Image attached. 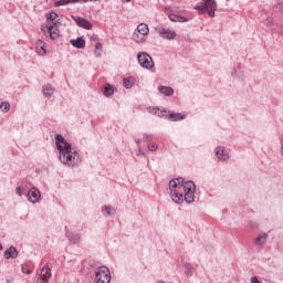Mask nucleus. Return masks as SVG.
I'll use <instances>...</instances> for the list:
<instances>
[{"instance_id": "obj_19", "label": "nucleus", "mask_w": 283, "mask_h": 283, "mask_svg": "<svg viewBox=\"0 0 283 283\" xmlns=\"http://www.w3.org/2000/svg\"><path fill=\"white\" fill-rule=\"evenodd\" d=\"M135 83H136V80L132 76L124 78V87H126V90H132Z\"/></svg>"}, {"instance_id": "obj_13", "label": "nucleus", "mask_w": 283, "mask_h": 283, "mask_svg": "<svg viewBox=\"0 0 283 283\" xmlns=\"http://www.w3.org/2000/svg\"><path fill=\"white\" fill-rule=\"evenodd\" d=\"M35 51L40 56H45L48 51L45 50V42L38 40L35 43Z\"/></svg>"}, {"instance_id": "obj_22", "label": "nucleus", "mask_w": 283, "mask_h": 283, "mask_svg": "<svg viewBox=\"0 0 283 283\" xmlns=\"http://www.w3.org/2000/svg\"><path fill=\"white\" fill-rule=\"evenodd\" d=\"M59 17V14H56L55 12H51L48 14V23H56V18Z\"/></svg>"}, {"instance_id": "obj_4", "label": "nucleus", "mask_w": 283, "mask_h": 283, "mask_svg": "<svg viewBox=\"0 0 283 283\" xmlns=\"http://www.w3.org/2000/svg\"><path fill=\"white\" fill-rule=\"evenodd\" d=\"M95 280L96 283H109L112 282V273L109 269L105 265H102L95 270Z\"/></svg>"}, {"instance_id": "obj_18", "label": "nucleus", "mask_w": 283, "mask_h": 283, "mask_svg": "<svg viewBox=\"0 0 283 283\" xmlns=\"http://www.w3.org/2000/svg\"><path fill=\"white\" fill-rule=\"evenodd\" d=\"M158 90L160 94H164L165 96H171L174 94V88L170 86H159Z\"/></svg>"}, {"instance_id": "obj_32", "label": "nucleus", "mask_w": 283, "mask_h": 283, "mask_svg": "<svg viewBox=\"0 0 283 283\" xmlns=\"http://www.w3.org/2000/svg\"><path fill=\"white\" fill-rule=\"evenodd\" d=\"M113 209H112V207H106V213L108 214V216H112V213H113Z\"/></svg>"}, {"instance_id": "obj_33", "label": "nucleus", "mask_w": 283, "mask_h": 283, "mask_svg": "<svg viewBox=\"0 0 283 283\" xmlns=\"http://www.w3.org/2000/svg\"><path fill=\"white\" fill-rule=\"evenodd\" d=\"M251 282H252V283H260V280H258V277L253 276V277L251 279Z\"/></svg>"}, {"instance_id": "obj_36", "label": "nucleus", "mask_w": 283, "mask_h": 283, "mask_svg": "<svg viewBox=\"0 0 283 283\" xmlns=\"http://www.w3.org/2000/svg\"><path fill=\"white\" fill-rule=\"evenodd\" d=\"M45 32V28L42 29Z\"/></svg>"}, {"instance_id": "obj_37", "label": "nucleus", "mask_w": 283, "mask_h": 283, "mask_svg": "<svg viewBox=\"0 0 283 283\" xmlns=\"http://www.w3.org/2000/svg\"><path fill=\"white\" fill-rule=\"evenodd\" d=\"M126 1H132V0H126Z\"/></svg>"}, {"instance_id": "obj_14", "label": "nucleus", "mask_w": 283, "mask_h": 283, "mask_svg": "<svg viewBox=\"0 0 283 283\" xmlns=\"http://www.w3.org/2000/svg\"><path fill=\"white\" fill-rule=\"evenodd\" d=\"M216 154L219 160H229V153L224 150V147H221V146L217 147Z\"/></svg>"}, {"instance_id": "obj_31", "label": "nucleus", "mask_w": 283, "mask_h": 283, "mask_svg": "<svg viewBox=\"0 0 283 283\" xmlns=\"http://www.w3.org/2000/svg\"><path fill=\"white\" fill-rule=\"evenodd\" d=\"M36 283H50V281L48 279H39L38 277Z\"/></svg>"}, {"instance_id": "obj_20", "label": "nucleus", "mask_w": 283, "mask_h": 283, "mask_svg": "<svg viewBox=\"0 0 283 283\" xmlns=\"http://www.w3.org/2000/svg\"><path fill=\"white\" fill-rule=\"evenodd\" d=\"M169 119L170 120H185V115L180 114V113H170L169 114Z\"/></svg>"}, {"instance_id": "obj_3", "label": "nucleus", "mask_w": 283, "mask_h": 283, "mask_svg": "<svg viewBox=\"0 0 283 283\" xmlns=\"http://www.w3.org/2000/svg\"><path fill=\"white\" fill-rule=\"evenodd\" d=\"M195 10H198L200 14H209V17H216V10H218V2L216 0H203L195 6Z\"/></svg>"}, {"instance_id": "obj_15", "label": "nucleus", "mask_w": 283, "mask_h": 283, "mask_svg": "<svg viewBox=\"0 0 283 283\" xmlns=\"http://www.w3.org/2000/svg\"><path fill=\"white\" fill-rule=\"evenodd\" d=\"M71 44L73 48L83 50V48H85V40H83V38H77L76 40H71Z\"/></svg>"}, {"instance_id": "obj_30", "label": "nucleus", "mask_w": 283, "mask_h": 283, "mask_svg": "<svg viewBox=\"0 0 283 283\" xmlns=\"http://www.w3.org/2000/svg\"><path fill=\"white\" fill-rule=\"evenodd\" d=\"M178 17H179V15L170 14V15H169V19H170V21L178 22Z\"/></svg>"}, {"instance_id": "obj_17", "label": "nucleus", "mask_w": 283, "mask_h": 283, "mask_svg": "<svg viewBox=\"0 0 283 283\" xmlns=\"http://www.w3.org/2000/svg\"><path fill=\"white\" fill-rule=\"evenodd\" d=\"M269 239V234L266 233H261L259 237L255 239V244L258 247H262V244H266V240Z\"/></svg>"}, {"instance_id": "obj_2", "label": "nucleus", "mask_w": 283, "mask_h": 283, "mask_svg": "<svg viewBox=\"0 0 283 283\" xmlns=\"http://www.w3.org/2000/svg\"><path fill=\"white\" fill-rule=\"evenodd\" d=\"M55 145L60 151L59 158L62 165H67L69 167L78 165V155L76 151H72V145L65 140L63 135L55 136Z\"/></svg>"}, {"instance_id": "obj_11", "label": "nucleus", "mask_w": 283, "mask_h": 283, "mask_svg": "<svg viewBox=\"0 0 283 283\" xmlns=\"http://www.w3.org/2000/svg\"><path fill=\"white\" fill-rule=\"evenodd\" d=\"M159 34L161 39H167L168 41L176 39V31H171L169 29L161 30Z\"/></svg>"}, {"instance_id": "obj_34", "label": "nucleus", "mask_w": 283, "mask_h": 283, "mask_svg": "<svg viewBox=\"0 0 283 283\" xmlns=\"http://www.w3.org/2000/svg\"><path fill=\"white\" fill-rule=\"evenodd\" d=\"M22 272L23 273H32V271H30L28 268H22Z\"/></svg>"}, {"instance_id": "obj_8", "label": "nucleus", "mask_w": 283, "mask_h": 283, "mask_svg": "<svg viewBox=\"0 0 283 283\" xmlns=\"http://www.w3.org/2000/svg\"><path fill=\"white\" fill-rule=\"evenodd\" d=\"M72 19L75 21L78 28H83L84 30H92V23H90V21H87L85 18L73 15Z\"/></svg>"}, {"instance_id": "obj_1", "label": "nucleus", "mask_w": 283, "mask_h": 283, "mask_svg": "<svg viewBox=\"0 0 283 283\" xmlns=\"http://www.w3.org/2000/svg\"><path fill=\"white\" fill-rule=\"evenodd\" d=\"M170 196L172 201L177 205L182 202H193V191H196V184L193 181H186L182 178L172 179L169 182Z\"/></svg>"}, {"instance_id": "obj_29", "label": "nucleus", "mask_w": 283, "mask_h": 283, "mask_svg": "<svg viewBox=\"0 0 283 283\" xmlns=\"http://www.w3.org/2000/svg\"><path fill=\"white\" fill-rule=\"evenodd\" d=\"M15 193H17L18 196H23V189L21 188V186H19V187L15 188Z\"/></svg>"}, {"instance_id": "obj_5", "label": "nucleus", "mask_w": 283, "mask_h": 283, "mask_svg": "<svg viewBox=\"0 0 283 283\" xmlns=\"http://www.w3.org/2000/svg\"><path fill=\"white\" fill-rule=\"evenodd\" d=\"M147 34H149V27L145 23H140L133 36L136 43H144V41H147Z\"/></svg>"}, {"instance_id": "obj_16", "label": "nucleus", "mask_w": 283, "mask_h": 283, "mask_svg": "<svg viewBox=\"0 0 283 283\" xmlns=\"http://www.w3.org/2000/svg\"><path fill=\"white\" fill-rule=\"evenodd\" d=\"M19 255V252H17V248L10 247L8 250L4 252V256L7 260H10V258H17Z\"/></svg>"}, {"instance_id": "obj_9", "label": "nucleus", "mask_w": 283, "mask_h": 283, "mask_svg": "<svg viewBox=\"0 0 283 283\" xmlns=\"http://www.w3.org/2000/svg\"><path fill=\"white\" fill-rule=\"evenodd\" d=\"M147 112L149 114H153L154 116H158L159 118H164V116H167V111L163 109L160 107H156V106H149L147 108Z\"/></svg>"}, {"instance_id": "obj_6", "label": "nucleus", "mask_w": 283, "mask_h": 283, "mask_svg": "<svg viewBox=\"0 0 283 283\" xmlns=\"http://www.w3.org/2000/svg\"><path fill=\"white\" fill-rule=\"evenodd\" d=\"M139 65H142V67H145L146 70H151V67H154V60L151 59V56L147 53H139L137 55Z\"/></svg>"}, {"instance_id": "obj_24", "label": "nucleus", "mask_w": 283, "mask_h": 283, "mask_svg": "<svg viewBox=\"0 0 283 283\" xmlns=\"http://www.w3.org/2000/svg\"><path fill=\"white\" fill-rule=\"evenodd\" d=\"M112 94H114V87H112V85L108 84L104 87V95L112 96Z\"/></svg>"}, {"instance_id": "obj_27", "label": "nucleus", "mask_w": 283, "mask_h": 283, "mask_svg": "<svg viewBox=\"0 0 283 283\" xmlns=\"http://www.w3.org/2000/svg\"><path fill=\"white\" fill-rule=\"evenodd\" d=\"M187 21H189L187 18H185V17H178L177 18V22H179V23H187Z\"/></svg>"}, {"instance_id": "obj_26", "label": "nucleus", "mask_w": 283, "mask_h": 283, "mask_svg": "<svg viewBox=\"0 0 283 283\" xmlns=\"http://www.w3.org/2000/svg\"><path fill=\"white\" fill-rule=\"evenodd\" d=\"M148 149H149V151H156V149H158V145L157 144H149L148 145Z\"/></svg>"}, {"instance_id": "obj_28", "label": "nucleus", "mask_w": 283, "mask_h": 283, "mask_svg": "<svg viewBox=\"0 0 283 283\" xmlns=\"http://www.w3.org/2000/svg\"><path fill=\"white\" fill-rule=\"evenodd\" d=\"M144 140H146V142L154 140V135H151V134L144 135Z\"/></svg>"}, {"instance_id": "obj_10", "label": "nucleus", "mask_w": 283, "mask_h": 283, "mask_svg": "<svg viewBox=\"0 0 283 283\" xmlns=\"http://www.w3.org/2000/svg\"><path fill=\"white\" fill-rule=\"evenodd\" d=\"M28 198L30 202L36 203L38 200L41 199V192L39 191V189L36 188H32L29 192H28Z\"/></svg>"}, {"instance_id": "obj_23", "label": "nucleus", "mask_w": 283, "mask_h": 283, "mask_svg": "<svg viewBox=\"0 0 283 283\" xmlns=\"http://www.w3.org/2000/svg\"><path fill=\"white\" fill-rule=\"evenodd\" d=\"M0 111H1V112H4V113L10 112V103H8V102H1V103H0Z\"/></svg>"}, {"instance_id": "obj_21", "label": "nucleus", "mask_w": 283, "mask_h": 283, "mask_svg": "<svg viewBox=\"0 0 283 283\" xmlns=\"http://www.w3.org/2000/svg\"><path fill=\"white\" fill-rule=\"evenodd\" d=\"M44 96H52L54 94V88L51 85L43 86Z\"/></svg>"}, {"instance_id": "obj_25", "label": "nucleus", "mask_w": 283, "mask_h": 283, "mask_svg": "<svg viewBox=\"0 0 283 283\" xmlns=\"http://www.w3.org/2000/svg\"><path fill=\"white\" fill-rule=\"evenodd\" d=\"M101 52H103V44L96 43L95 44V54H96V56H99Z\"/></svg>"}, {"instance_id": "obj_35", "label": "nucleus", "mask_w": 283, "mask_h": 283, "mask_svg": "<svg viewBox=\"0 0 283 283\" xmlns=\"http://www.w3.org/2000/svg\"><path fill=\"white\" fill-rule=\"evenodd\" d=\"M1 249H3V245H1V243H0V251H1Z\"/></svg>"}, {"instance_id": "obj_7", "label": "nucleus", "mask_w": 283, "mask_h": 283, "mask_svg": "<svg viewBox=\"0 0 283 283\" xmlns=\"http://www.w3.org/2000/svg\"><path fill=\"white\" fill-rule=\"evenodd\" d=\"M45 30H48L50 34V39H59V27L56 25V22H48Z\"/></svg>"}, {"instance_id": "obj_12", "label": "nucleus", "mask_w": 283, "mask_h": 283, "mask_svg": "<svg viewBox=\"0 0 283 283\" xmlns=\"http://www.w3.org/2000/svg\"><path fill=\"white\" fill-rule=\"evenodd\" d=\"M52 277V270H50V266L44 265L41 269L40 275L38 279H42V280H49Z\"/></svg>"}]
</instances>
